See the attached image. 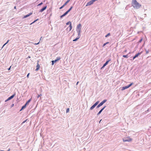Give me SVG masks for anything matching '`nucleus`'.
Wrapping results in <instances>:
<instances>
[{
    "label": "nucleus",
    "instance_id": "42",
    "mask_svg": "<svg viewBox=\"0 0 151 151\" xmlns=\"http://www.w3.org/2000/svg\"><path fill=\"white\" fill-rule=\"evenodd\" d=\"M31 58L30 56H28V57L27 58Z\"/></svg>",
    "mask_w": 151,
    "mask_h": 151
},
{
    "label": "nucleus",
    "instance_id": "1",
    "mask_svg": "<svg viewBox=\"0 0 151 151\" xmlns=\"http://www.w3.org/2000/svg\"><path fill=\"white\" fill-rule=\"evenodd\" d=\"M132 4L134 7L137 9L139 8L141 6V5L138 3L136 0H132Z\"/></svg>",
    "mask_w": 151,
    "mask_h": 151
},
{
    "label": "nucleus",
    "instance_id": "47",
    "mask_svg": "<svg viewBox=\"0 0 151 151\" xmlns=\"http://www.w3.org/2000/svg\"><path fill=\"white\" fill-rule=\"evenodd\" d=\"M50 11H51V10L49 9V10H47V12H48L49 11V12H50Z\"/></svg>",
    "mask_w": 151,
    "mask_h": 151
},
{
    "label": "nucleus",
    "instance_id": "13",
    "mask_svg": "<svg viewBox=\"0 0 151 151\" xmlns=\"http://www.w3.org/2000/svg\"><path fill=\"white\" fill-rule=\"evenodd\" d=\"M32 14V13L30 12V13H29V14L24 16V17H23L22 18L24 19V18H25L27 17H29Z\"/></svg>",
    "mask_w": 151,
    "mask_h": 151
},
{
    "label": "nucleus",
    "instance_id": "33",
    "mask_svg": "<svg viewBox=\"0 0 151 151\" xmlns=\"http://www.w3.org/2000/svg\"><path fill=\"white\" fill-rule=\"evenodd\" d=\"M37 65L36 66H40V65L39 64V63H38V62H39V61H37Z\"/></svg>",
    "mask_w": 151,
    "mask_h": 151
},
{
    "label": "nucleus",
    "instance_id": "35",
    "mask_svg": "<svg viewBox=\"0 0 151 151\" xmlns=\"http://www.w3.org/2000/svg\"><path fill=\"white\" fill-rule=\"evenodd\" d=\"M42 96V94H40V95H38L37 98H38L39 97H40Z\"/></svg>",
    "mask_w": 151,
    "mask_h": 151
},
{
    "label": "nucleus",
    "instance_id": "34",
    "mask_svg": "<svg viewBox=\"0 0 151 151\" xmlns=\"http://www.w3.org/2000/svg\"><path fill=\"white\" fill-rule=\"evenodd\" d=\"M30 74V73H29L27 74V78H29V75Z\"/></svg>",
    "mask_w": 151,
    "mask_h": 151
},
{
    "label": "nucleus",
    "instance_id": "12",
    "mask_svg": "<svg viewBox=\"0 0 151 151\" xmlns=\"http://www.w3.org/2000/svg\"><path fill=\"white\" fill-rule=\"evenodd\" d=\"M132 139L131 138H129L128 139H127L126 138H125L124 139H123V140L124 142H130L131 141Z\"/></svg>",
    "mask_w": 151,
    "mask_h": 151
},
{
    "label": "nucleus",
    "instance_id": "32",
    "mask_svg": "<svg viewBox=\"0 0 151 151\" xmlns=\"http://www.w3.org/2000/svg\"><path fill=\"white\" fill-rule=\"evenodd\" d=\"M69 111V108H67L66 110V112L68 113Z\"/></svg>",
    "mask_w": 151,
    "mask_h": 151
},
{
    "label": "nucleus",
    "instance_id": "3",
    "mask_svg": "<svg viewBox=\"0 0 151 151\" xmlns=\"http://www.w3.org/2000/svg\"><path fill=\"white\" fill-rule=\"evenodd\" d=\"M31 101V99H29V100H28L26 102V103L22 107L21 109L20 110V111H21L23 109H25L26 107L27 106V105H28L29 104V103H30V102Z\"/></svg>",
    "mask_w": 151,
    "mask_h": 151
},
{
    "label": "nucleus",
    "instance_id": "24",
    "mask_svg": "<svg viewBox=\"0 0 151 151\" xmlns=\"http://www.w3.org/2000/svg\"><path fill=\"white\" fill-rule=\"evenodd\" d=\"M134 84L133 83H130L129 84V85H127L128 87L129 88V87H130L132 85H133Z\"/></svg>",
    "mask_w": 151,
    "mask_h": 151
},
{
    "label": "nucleus",
    "instance_id": "20",
    "mask_svg": "<svg viewBox=\"0 0 151 151\" xmlns=\"http://www.w3.org/2000/svg\"><path fill=\"white\" fill-rule=\"evenodd\" d=\"M129 53L126 55H123V57L124 58H127L129 57Z\"/></svg>",
    "mask_w": 151,
    "mask_h": 151
},
{
    "label": "nucleus",
    "instance_id": "18",
    "mask_svg": "<svg viewBox=\"0 0 151 151\" xmlns=\"http://www.w3.org/2000/svg\"><path fill=\"white\" fill-rule=\"evenodd\" d=\"M80 38V36H78H78H77L76 38L75 39H74L73 40V41H74V42H75V41H77L78 40V39H79Z\"/></svg>",
    "mask_w": 151,
    "mask_h": 151
},
{
    "label": "nucleus",
    "instance_id": "37",
    "mask_svg": "<svg viewBox=\"0 0 151 151\" xmlns=\"http://www.w3.org/2000/svg\"><path fill=\"white\" fill-rule=\"evenodd\" d=\"M9 41V40H8L7 42L5 43L6 44L8 43Z\"/></svg>",
    "mask_w": 151,
    "mask_h": 151
},
{
    "label": "nucleus",
    "instance_id": "10",
    "mask_svg": "<svg viewBox=\"0 0 151 151\" xmlns=\"http://www.w3.org/2000/svg\"><path fill=\"white\" fill-rule=\"evenodd\" d=\"M47 7V6H44L43 8H42L41 9H40V10L39 12H42L43 11H44L46 9Z\"/></svg>",
    "mask_w": 151,
    "mask_h": 151
},
{
    "label": "nucleus",
    "instance_id": "15",
    "mask_svg": "<svg viewBox=\"0 0 151 151\" xmlns=\"http://www.w3.org/2000/svg\"><path fill=\"white\" fill-rule=\"evenodd\" d=\"M81 29H76V31L78 33V36H80L81 35Z\"/></svg>",
    "mask_w": 151,
    "mask_h": 151
},
{
    "label": "nucleus",
    "instance_id": "30",
    "mask_svg": "<svg viewBox=\"0 0 151 151\" xmlns=\"http://www.w3.org/2000/svg\"><path fill=\"white\" fill-rule=\"evenodd\" d=\"M27 120V119H26V120L23 121V122L22 123L21 125H22L23 124L26 122Z\"/></svg>",
    "mask_w": 151,
    "mask_h": 151
},
{
    "label": "nucleus",
    "instance_id": "17",
    "mask_svg": "<svg viewBox=\"0 0 151 151\" xmlns=\"http://www.w3.org/2000/svg\"><path fill=\"white\" fill-rule=\"evenodd\" d=\"M128 88H129V87H128V86H123L122 87L121 90L122 91H123V90H124L125 89Z\"/></svg>",
    "mask_w": 151,
    "mask_h": 151
},
{
    "label": "nucleus",
    "instance_id": "38",
    "mask_svg": "<svg viewBox=\"0 0 151 151\" xmlns=\"http://www.w3.org/2000/svg\"><path fill=\"white\" fill-rule=\"evenodd\" d=\"M14 106V104H12L11 105V107H13Z\"/></svg>",
    "mask_w": 151,
    "mask_h": 151
},
{
    "label": "nucleus",
    "instance_id": "41",
    "mask_svg": "<svg viewBox=\"0 0 151 151\" xmlns=\"http://www.w3.org/2000/svg\"><path fill=\"white\" fill-rule=\"evenodd\" d=\"M6 45V44L5 43L3 46L2 47H3L5 45Z\"/></svg>",
    "mask_w": 151,
    "mask_h": 151
},
{
    "label": "nucleus",
    "instance_id": "25",
    "mask_svg": "<svg viewBox=\"0 0 151 151\" xmlns=\"http://www.w3.org/2000/svg\"><path fill=\"white\" fill-rule=\"evenodd\" d=\"M109 42H106V43H104V44H103V47H104V46H105L106 45L109 44Z\"/></svg>",
    "mask_w": 151,
    "mask_h": 151
},
{
    "label": "nucleus",
    "instance_id": "28",
    "mask_svg": "<svg viewBox=\"0 0 151 151\" xmlns=\"http://www.w3.org/2000/svg\"><path fill=\"white\" fill-rule=\"evenodd\" d=\"M142 38H141L139 40V41H138V43H141L142 42Z\"/></svg>",
    "mask_w": 151,
    "mask_h": 151
},
{
    "label": "nucleus",
    "instance_id": "7",
    "mask_svg": "<svg viewBox=\"0 0 151 151\" xmlns=\"http://www.w3.org/2000/svg\"><path fill=\"white\" fill-rule=\"evenodd\" d=\"M142 53V52H139L138 53H137L135 54V55L132 58V60H133L134 59H135L136 58L138 57L139 55H141Z\"/></svg>",
    "mask_w": 151,
    "mask_h": 151
},
{
    "label": "nucleus",
    "instance_id": "45",
    "mask_svg": "<svg viewBox=\"0 0 151 151\" xmlns=\"http://www.w3.org/2000/svg\"><path fill=\"white\" fill-rule=\"evenodd\" d=\"M39 42H38V43H36L35 44L36 45H38V44H39Z\"/></svg>",
    "mask_w": 151,
    "mask_h": 151
},
{
    "label": "nucleus",
    "instance_id": "4",
    "mask_svg": "<svg viewBox=\"0 0 151 151\" xmlns=\"http://www.w3.org/2000/svg\"><path fill=\"white\" fill-rule=\"evenodd\" d=\"M107 100L106 99H104L102 101L100 104H99L96 106V108H98L102 106L104 103H105Z\"/></svg>",
    "mask_w": 151,
    "mask_h": 151
},
{
    "label": "nucleus",
    "instance_id": "40",
    "mask_svg": "<svg viewBox=\"0 0 151 151\" xmlns=\"http://www.w3.org/2000/svg\"><path fill=\"white\" fill-rule=\"evenodd\" d=\"M11 67H9V68H8V70H10V69H11Z\"/></svg>",
    "mask_w": 151,
    "mask_h": 151
},
{
    "label": "nucleus",
    "instance_id": "11",
    "mask_svg": "<svg viewBox=\"0 0 151 151\" xmlns=\"http://www.w3.org/2000/svg\"><path fill=\"white\" fill-rule=\"evenodd\" d=\"M106 106H105L102 109H101L100 111L97 114V115L99 116V115L101 112H102V111L106 107Z\"/></svg>",
    "mask_w": 151,
    "mask_h": 151
},
{
    "label": "nucleus",
    "instance_id": "6",
    "mask_svg": "<svg viewBox=\"0 0 151 151\" xmlns=\"http://www.w3.org/2000/svg\"><path fill=\"white\" fill-rule=\"evenodd\" d=\"M15 95H16L15 93H14V94H13L12 95H11V96L9 97L7 99H6L5 101V102H7V101H8L10 100L13 99L14 97L15 96Z\"/></svg>",
    "mask_w": 151,
    "mask_h": 151
},
{
    "label": "nucleus",
    "instance_id": "27",
    "mask_svg": "<svg viewBox=\"0 0 151 151\" xmlns=\"http://www.w3.org/2000/svg\"><path fill=\"white\" fill-rule=\"evenodd\" d=\"M99 101H96L94 104L96 106L99 103Z\"/></svg>",
    "mask_w": 151,
    "mask_h": 151
},
{
    "label": "nucleus",
    "instance_id": "5",
    "mask_svg": "<svg viewBox=\"0 0 151 151\" xmlns=\"http://www.w3.org/2000/svg\"><path fill=\"white\" fill-rule=\"evenodd\" d=\"M61 58L60 57H57L55 60H53L51 61L52 65H53L55 63L58 61Z\"/></svg>",
    "mask_w": 151,
    "mask_h": 151
},
{
    "label": "nucleus",
    "instance_id": "21",
    "mask_svg": "<svg viewBox=\"0 0 151 151\" xmlns=\"http://www.w3.org/2000/svg\"><path fill=\"white\" fill-rule=\"evenodd\" d=\"M38 20H39V19H37L35 20L33 22H32V23H31L30 24V25H31V24H33L34 23L36 22V21H38Z\"/></svg>",
    "mask_w": 151,
    "mask_h": 151
},
{
    "label": "nucleus",
    "instance_id": "9",
    "mask_svg": "<svg viewBox=\"0 0 151 151\" xmlns=\"http://www.w3.org/2000/svg\"><path fill=\"white\" fill-rule=\"evenodd\" d=\"M94 3V2L92 0H91V1H89V2H88L87 4H86V6H90V5H91L92 4Z\"/></svg>",
    "mask_w": 151,
    "mask_h": 151
},
{
    "label": "nucleus",
    "instance_id": "22",
    "mask_svg": "<svg viewBox=\"0 0 151 151\" xmlns=\"http://www.w3.org/2000/svg\"><path fill=\"white\" fill-rule=\"evenodd\" d=\"M69 27L70 28L69 30V31H70L71 30L72 28V24H70V25H69Z\"/></svg>",
    "mask_w": 151,
    "mask_h": 151
},
{
    "label": "nucleus",
    "instance_id": "26",
    "mask_svg": "<svg viewBox=\"0 0 151 151\" xmlns=\"http://www.w3.org/2000/svg\"><path fill=\"white\" fill-rule=\"evenodd\" d=\"M71 24V22L70 21H68L66 23V25H70V24Z\"/></svg>",
    "mask_w": 151,
    "mask_h": 151
},
{
    "label": "nucleus",
    "instance_id": "31",
    "mask_svg": "<svg viewBox=\"0 0 151 151\" xmlns=\"http://www.w3.org/2000/svg\"><path fill=\"white\" fill-rule=\"evenodd\" d=\"M43 4V2H41L40 3V4H38L37 6H41Z\"/></svg>",
    "mask_w": 151,
    "mask_h": 151
},
{
    "label": "nucleus",
    "instance_id": "16",
    "mask_svg": "<svg viewBox=\"0 0 151 151\" xmlns=\"http://www.w3.org/2000/svg\"><path fill=\"white\" fill-rule=\"evenodd\" d=\"M81 24H79L77 26L76 29H81Z\"/></svg>",
    "mask_w": 151,
    "mask_h": 151
},
{
    "label": "nucleus",
    "instance_id": "19",
    "mask_svg": "<svg viewBox=\"0 0 151 151\" xmlns=\"http://www.w3.org/2000/svg\"><path fill=\"white\" fill-rule=\"evenodd\" d=\"M96 106V105H94V104H93L90 108V110H92Z\"/></svg>",
    "mask_w": 151,
    "mask_h": 151
},
{
    "label": "nucleus",
    "instance_id": "23",
    "mask_svg": "<svg viewBox=\"0 0 151 151\" xmlns=\"http://www.w3.org/2000/svg\"><path fill=\"white\" fill-rule=\"evenodd\" d=\"M110 35H111L110 33H109L105 35V37H109V36H110Z\"/></svg>",
    "mask_w": 151,
    "mask_h": 151
},
{
    "label": "nucleus",
    "instance_id": "36",
    "mask_svg": "<svg viewBox=\"0 0 151 151\" xmlns=\"http://www.w3.org/2000/svg\"><path fill=\"white\" fill-rule=\"evenodd\" d=\"M145 51H146V54H148L149 53V50H146Z\"/></svg>",
    "mask_w": 151,
    "mask_h": 151
},
{
    "label": "nucleus",
    "instance_id": "46",
    "mask_svg": "<svg viewBox=\"0 0 151 151\" xmlns=\"http://www.w3.org/2000/svg\"><path fill=\"white\" fill-rule=\"evenodd\" d=\"M78 83H79V82H78H78H77V83H76V85H77L78 84Z\"/></svg>",
    "mask_w": 151,
    "mask_h": 151
},
{
    "label": "nucleus",
    "instance_id": "14",
    "mask_svg": "<svg viewBox=\"0 0 151 151\" xmlns=\"http://www.w3.org/2000/svg\"><path fill=\"white\" fill-rule=\"evenodd\" d=\"M111 61V60L110 59L106 60V62L103 64V65L102 66H106L108 64L109 62Z\"/></svg>",
    "mask_w": 151,
    "mask_h": 151
},
{
    "label": "nucleus",
    "instance_id": "44",
    "mask_svg": "<svg viewBox=\"0 0 151 151\" xmlns=\"http://www.w3.org/2000/svg\"><path fill=\"white\" fill-rule=\"evenodd\" d=\"M127 52V50H125L124 51V52Z\"/></svg>",
    "mask_w": 151,
    "mask_h": 151
},
{
    "label": "nucleus",
    "instance_id": "29",
    "mask_svg": "<svg viewBox=\"0 0 151 151\" xmlns=\"http://www.w3.org/2000/svg\"><path fill=\"white\" fill-rule=\"evenodd\" d=\"M40 67H37V68L35 70L36 71L38 70H39V69L40 68Z\"/></svg>",
    "mask_w": 151,
    "mask_h": 151
},
{
    "label": "nucleus",
    "instance_id": "8",
    "mask_svg": "<svg viewBox=\"0 0 151 151\" xmlns=\"http://www.w3.org/2000/svg\"><path fill=\"white\" fill-rule=\"evenodd\" d=\"M70 0H67V1L60 7V9H62L70 1Z\"/></svg>",
    "mask_w": 151,
    "mask_h": 151
},
{
    "label": "nucleus",
    "instance_id": "39",
    "mask_svg": "<svg viewBox=\"0 0 151 151\" xmlns=\"http://www.w3.org/2000/svg\"><path fill=\"white\" fill-rule=\"evenodd\" d=\"M101 67V70H102L104 68V67Z\"/></svg>",
    "mask_w": 151,
    "mask_h": 151
},
{
    "label": "nucleus",
    "instance_id": "43",
    "mask_svg": "<svg viewBox=\"0 0 151 151\" xmlns=\"http://www.w3.org/2000/svg\"><path fill=\"white\" fill-rule=\"evenodd\" d=\"M14 9H16V6H14Z\"/></svg>",
    "mask_w": 151,
    "mask_h": 151
},
{
    "label": "nucleus",
    "instance_id": "2",
    "mask_svg": "<svg viewBox=\"0 0 151 151\" xmlns=\"http://www.w3.org/2000/svg\"><path fill=\"white\" fill-rule=\"evenodd\" d=\"M73 8V6H71L67 11L65 12L63 15L60 16V18H62L63 17L66 15L72 10Z\"/></svg>",
    "mask_w": 151,
    "mask_h": 151
}]
</instances>
